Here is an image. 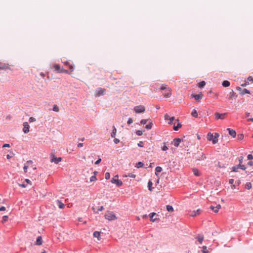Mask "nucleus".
Wrapping results in <instances>:
<instances>
[{"label": "nucleus", "instance_id": "1", "mask_svg": "<svg viewBox=\"0 0 253 253\" xmlns=\"http://www.w3.org/2000/svg\"><path fill=\"white\" fill-rule=\"evenodd\" d=\"M219 136V134L218 133H215L213 135L212 133L209 132L207 135V139L209 141H212L213 144H215L218 142V138Z\"/></svg>", "mask_w": 253, "mask_h": 253}, {"label": "nucleus", "instance_id": "2", "mask_svg": "<svg viewBox=\"0 0 253 253\" xmlns=\"http://www.w3.org/2000/svg\"><path fill=\"white\" fill-rule=\"evenodd\" d=\"M105 217L109 220H114L117 218L115 214L111 211H107L105 214Z\"/></svg>", "mask_w": 253, "mask_h": 253}, {"label": "nucleus", "instance_id": "3", "mask_svg": "<svg viewBox=\"0 0 253 253\" xmlns=\"http://www.w3.org/2000/svg\"><path fill=\"white\" fill-rule=\"evenodd\" d=\"M112 183L115 184L117 186L119 187L123 185V182L118 178V175L115 176L111 180Z\"/></svg>", "mask_w": 253, "mask_h": 253}, {"label": "nucleus", "instance_id": "4", "mask_svg": "<svg viewBox=\"0 0 253 253\" xmlns=\"http://www.w3.org/2000/svg\"><path fill=\"white\" fill-rule=\"evenodd\" d=\"M134 111L136 113H143L145 111V108L144 106L142 105H138L135 106L133 109Z\"/></svg>", "mask_w": 253, "mask_h": 253}, {"label": "nucleus", "instance_id": "5", "mask_svg": "<svg viewBox=\"0 0 253 253\" xmlns=\"http://www.w3.org/2000/svg\"><path fill=\"white\" fill-rule=\"evenodd\" d=\"M53 68L58 73H68L67 70L64 69L63 68H61L59 65L54 64L53 66Z\"/></svg>", "mask_w": 253, "mask_h": 253}, {"label": "nucleus", "instance_id": "6", "mask_svg": "<svg viewBox=\"0 0 253 253\" xmlns=\"http://www.w3.org/2000/svg\"><path fill=\"white\" fill-rule=\"evenodd\" d=\"M62 160L61 157L56 158L54 154H51L50 155V162H54L55 164H57Z\"/></svg>", "mask_w": 253, "mask_h": 253}, {"label": "nucleus", "instance_id": "7", "mask_svg": "<svg viewBox=\"0 0 253 253\" xmlns=\"http://www.w3.org/2000/svg\"><path fill=\"white\" fill-rule=\"evenodd\" d=\"M237 95L233 90H231L228 94H227V97L230 101H233L237 97Z\"/></svg>", "mask_w": 253, "mask_h": 253}, {"label": "nucleus", "instance_id": "8", "mask_svg": "<svg viewBox=\"0 0 253 253\" xmlns=\"http://www.w3.org/2000/svg\"><path fill=\"white\" fill-rule=\"evenodd\" d=\"M23 131L25 133H27L29 132V125L27 122L23 123Z\"/></svg>", "mask_w": 253, "mask_h": 253}, {"label": "nucleus", "instance_id": "9", "mask_svg": "<svg viewBox=\"0 0 253 253\" xmlns=\"http://www.w3.org/2000/svg\"><path fill=\"white\" fill-rule=\"evenodd\" d=\"M215 119H224L226 116V113L219 114V113H215Z\"/></svg>", "mask_w": 253, "mask_h": 253}, {"label": "nucleus", "instance_id": "10", "mask_svg": "<svg viewBox=\"0 0 253 253\" xmlns=\"http://www.w3.org/2000/svg\"><path fill=\"white\" fill-rule=\"evenodd\" d=\"M33 164V161L31 160H29L27 161V162L25 164L24 167L23 168L24 172L26 173L27 171V169L29 167L30 165Z\"/></svg>", "mask_w": 253, "mask_h": 253}, {"label": "nucleus", "instance_id": "11", "mask_svg": "<svg viewBox=\"0 0 253 253\" xmlns=\"http://www.w3.org/2000/svg\"><path fill=\"white\" fill-rule=\"evenodd\" d=\"M206 159V156L205 154L201 153L199 154L196 157L197 161H202Z\"/></svg>", "mask_w": 253, "mask_h": 253}, {"label": "nucleus", "instance_id": "12", "mask_svg": "<svg viewBox=\"0 0 253 253\" xmlns=\"http://www.w3.org/2000/svg\"><path fill=\"white\" fill-rule=\"evenodd\" d=\"M165 119L166 120H169V124H171L172 123V122L175 119V118L174 117H170L168 114L165 115Z\"/></svg>", "mask_w": 253, "mask_h": 253}, {"label": "nucleus", "instance_id": "13", "mask_svg": "<svg viewBox=\"0 0 253 253\" xmlns=\"http://www.w3.org/2000/svg\"><path fill=\"white\" fill-rule=\"evenodd\" d=\"M171 88H167V90H166V92L164 93V96L166 98H169L171 94Z\"/></svg>", "mask_w": 253, "mask_h": 253}, {"label": "nucleus", "instance_id": "14", "mask_svg": "<svg viewBox=\"0 0 253 253\" xmlns=\"http://www.w3.org/2000/svg\"><path fill=\"white\" fill-rule=\"evenodd\" d=\"M106 92V89L104 88H99L96 92V95L98 96L103 95Z\"/></svg>", "mask_w": 253, "mask_h": 253}, {"label": "nucleus", "instance_id": "15", "mask_svg": "<svg viewBox=\"0 0 253 253\" xmlns=\"http://www.w3.org/2000/svg\"><path fill=\"white\" fill-rule=\"evenodd\" d=\"M201 212V210L198 209L197 211H191V213L190 214V216L192 217L195 216L197 215H199Z\"/></svg>", "mask_w": 253, "mask_h": 253}, {"label": "nucleus", "instance_id": "16", "mask_svg": "<svg viewBox=\"0 0 253 253\" xmlns=\"http://www.w3.org/2000/svg\"><path fill=\"white\" fill-rule=\"evenodd\" d=\"M181 141V140L180 138H175L172 143L175 147H178Z\"/></svg>", "mask_w": 253, "mask_h": 253}, {"label": "nucleus", "instance_id": "17", "mask_svg": "<svg viewBox=\"0 0 253 253\" xmlns=\"http://www.w3.org/2000/svg\"><path fill=\"white\" fill-rule=\"evenodd\" d=\"M220 208L221 206L220 205H217L216 207H214L213 206H210V209L216 213L218 212V210Z\"/></svg>", "mask_w": 253, "mask_h": 253}, {"label": "nucleus", "instance_id": "18", "mask_svg": "<svg viewBox=\"0 0 253 253\" xmlns=\"http://www.w3.org/2000/svg\"><path fill=\"white\" fill-rule=\"evenodd\" d=\"M227 130H228L229 133L231 136L234 138L236 137V132L234 130L231 129L230 128H227Z\"/></svg>", "mask_w": 253, "mask_h": 253}, {"label": "nucleus", "instance_id": "19", "mask_svg": "<svg viewBox=\"0 0 253 253\" xmlns=\"http://www.w3.org/2000/svg\"><path fill=\"white\" fill-rule=\"evenodd\" d=\"M196 239H197L199 243L201 244L204 240V236L202 235H198V236L196 237Z\"/></svg>", "mask_w": 253, "mask_h": 253}, {"label": "nucleus", "instance_id": "20", "mask_svg": "<svg viewBox=\"0 0 253 253\" xmlns=\"http://www.w3.org/2000/svg\"><path fill=\"white\" fill-rule=\"evenodd\" d=\"M93 236L95 238H96L98 241L100 240V232L98 231H95L93 233Z\"/></svg>", "mask_w": 253, "mask_h": 253}, {"label": "nucleus", "instance_id": "21", "mask_svg": "<svg viewBox=\"0 0 253 253\" xmlns=\"http://www.w3.org/2000/svg\"><path fill=\"white\" fill-rule=\"evenodd\" d=\"M8 68V67L7 64H3L0 62V70H5Z\"/></svg>", "mask_w": 253, "mask_h": 253}, {"label": "nucleus", "instance_id": "22", "mask_svg": "<svg viewBox=\"0 0 253 253\" xmlns=\"http://www.w3.org/2000/svg\"><path fill=\"white\" fill-rule=\"evenodd\" d=\"M36 244L37 245H41L42 244V238L41 236H39L37 238Z\"/></svg>", "mask_w": 253, "mask_h": 253}, {"label": "nucleus", "instance_id": "23", "mask_svg": "<svg viewBox=\"0 0 253 253\" xmlns=\"http://www.w3.org/2000/svg\"><path fill=\"white\" fill-rule=\"evenodd\" d=\"M192 96L194 97L196 100H198L203 97L202 94H196L192 95Z\"/></svg>", "mask_w": 253, "mask_h": 253}, {"label": "nucleus", "instance_id": "24", "mask_svg": "<svg viewBox=\"0 0 253 253\" xmlns=\"http://www.w3.org/2000/svg\"><path fill=\"white\" fill-rule=\"evenodd\" d=\"M64 64L69 67V68L71 72H73L74 71L73 66L72 65H71L69 62H64Z\"/></svg>", "mask_w": 253, "mask_h": 253}, {"label": "nucleus", "instance_id": "25", "mask_svg": "<svg viewBox=\"0 0 253 253\" xmlns=\"http://www.w3.org/2000/svg\"><path fill=\"white\" fill-rule=\"evenodd\" d=\"M92 210L94 212H98V211H102L103 209H104V208L103 206H101L100 208H99L98 209H96L95 207H92Z\"/></svg>", "mask_w": 253, "mask_h": 253}, {"label": "nucleus", "instance_id": "26", "mask_svg": "<svg viewBox=\"0 0 253 253\" xmlns=\"http://www.w3.org/2000/svg\"><path fill=\"white\" fill-rule=\"evenodd\" d=\"M57 204L60 209H63L65 207V205L59 200L57 201Z\"/></svg>", "mask_w": 253, "mask_h": 253}, {"label": "nucleus", "instance_id": "27", "mask_svg": "<svg viewBox=\"0 0 253 253\" xmlns=\"http://www.w3.org/2000/svg\"><path fill=\"white\" fill-rule=\"evenodd\" d=\"M156 215V213L155 212H152V213H150L149 214V216L150 218V220L152 221V222H155L156 220V219L155 218H153V216L154 215Z\"/></svg>", "mask_w": 253, "mask_h": 253}, {"label": "nucleus", "instance_id": "28", "mask_svg": "<svg viewBox=\"0 0 253 253\" xmlns=\"http://www.w3.org/2000/svg\"><path fill=\"white\" fill-rule=\"evenodd\" d=\"M117 133V129L114 126H113V130L111 134L112 137H115Z\"/></svg>", "mask_w": 253, "mask_h": 253}, {"label": "nucleus", "instance_id": "29", "mask_svg": "<svg viewBox=\"0 0 253 253\" xmlns=\"http://www.w3.org/2000/svg\"><path fill=\"white\" fill-rule=\"evenodd\" d=\"M193 172L194 175L196 176H200L201 174L200 172L197 169H193Z\"/></svg>", "mask_w": 253, "mask_h": 253}, {"label": "nucleus", "instance_id": "30", "mask_svg": "<svg viewBox=\"0 0 253 253\" xmlns=\"http://www.w3.org/2000/svg\"><path fill=\"white\" fill-rule=\"evenodd\" d=\"M162 170V168L161 167H157L155 169V174L156 175H158V173L161 172Z\"/></svg>", "mask_w": 253, "mask_h": 253}, {"label": "nucleus", "instance_id": "31", "mask_svg": "<svg viewBox=\"0 0 253 253\" xmlns=\"http://www.w3.org/2000/svg\"><path fill=\"white\" fill-rule=\"evenodd\" d=\"M167 210L169 212H173V208L170 205H167L166 206Z\"/></svg>", "mask_w": 253, "mask_h": 253}, {"label": "nucleus", "instance_id": "32", "mask_svg": "<svg viewBox=\"0 0 253 253\" xmlns=\"http://www.w3.org/2000/svg\"><path fill=\"white\" fill-rule=\"evenodd\" d=\"M230 82L228 81H224L222 82V85L224 87H228L230 85Z\"/></svg>", "mask_w": 253, "mask_h": 253}, {"label": "nucleus", "instance_id": "33", "mask_svg": "<svg viewBox=\"0 0 253 253\" xmlns=\"http://www.w3.org/2000/svg\"><path fill=\"white\" fill-rule=\"evenodd\" d=\"M245 188L248 190H250L252 188V184L251 182H247L245 185Z\"/></svg>", "mask_w": 253, "mask_h": 253}, {"label": "nucleus", "instance_id": "34", "mask_svg": "<svg viewBox=\"0 0 253 253\" xmlns=\"http://www.w3.org/2000/svg\"><path fill=\"white\" fill-rule=\"evenodd\" d=\"M191 115L195 118L198 117V113L195 109L193 110Z\"/></svg>", "mask_w": 253, "mask_h": 253}, {"label": "nucleus", "instance_id": "35", "mask_svg": "<svg viewBox=\"0 0 253 253\" xmlns=\"http://www.w3.org/2000/svg\"><path fill=\"white\" fill-rule=\"evenodd\" d=\"M153 185V183L151 180H149L148 183V189L150 191H152L153 188L152 187V186Z\"/></svg>", "mask_w": 253, "mask_h": 253}, {"label": "nucleus", "instance_id": "36", "mask_svg": "<svg viewBox=\"0 0 253 253\" xmlns=\"http://www.w3.org/2000/svg\"><path fill=\"white\" fill-rule=\"evenodd\" d=\"M206 84V83L205 81H202L201 82H200L199 84H198V86L200 87V88H202Z\"/></svg>", "mask_w": 253, "mask_h": 253}, {"label": "nucleus", "instance_id": "37", "mask_svg": "<svg viewBox=\"0 0 253 253\" xmlns=\"http://www.w3.org/2000/svg\"><path fill=\"white\" fill-rule=\"evenodd\" d=\"M167 88H170L169 87H168V85L166 84H162L161 86L160 89L161 90H167Z\"/></svg>", "mask_w": 253, "mask_h": 253}, {"label": "nucleus", "instance_id": "38", "mask_svg": "<svg viewBox=\"0 0 253 253\" xmlns=\"http://www.w3.org/2000/svg\"><path fill=\"white\" fill-rule=\"evenodd\" d=\"M181 124L179 123L177 124V125L176 126H174L173 127V129L174 130H177L179 128H180L181 127Z\"/></svg>", "mask_w": 253, "mask_h": 253}, {"label": "nucleus", "instance_id": "39", "mask_svg": "<svg viewBox=\"0 0 253 253\" xmlns=\"http://www.w3.org/2000/svg\"><path fill=\"white\" fill-rule=\"evenodd\" d=\"M153 126L152 123H150L145 126V128L147 129H150Z\"/></svg>", "mask_w": 253, "mask_h": 253}, {"label": "nucleus", "instance_id": "40", "mask_svg": "<svg viewBox=\"0 0 253 253\" xmlns=\"http://www.w3.org/2000/svg\"><path fill=\"white\" fill-rule=\"evenodd\" d=\"M143 164L142 162H139L136 164V165L135 167L137 168H140L143 167Z\"/></svg>", "mask_w": 253, "mask_h": 253}, {"label": "nucleus", "instance_id": "41", "mask_svg": "<svg viewBox=\"0 0 253 253\" xmlns=\"http://www.w3.org/2000/svg\"><path fill=\"white\" fill-rule=\"evenodd\" d=\"M250 94V92L249 90H248L247 89H244L242 92V94L244 95L245 94Z\"/></svg>", "mask_w": 253, "mask_h": 253}, {"label": "nucleus", "instance_id": "42", "mask_svg": "<svg viewBox=\"0 0 253 253\" xmlns=\"http://www.w3.org/2000/svg\"><path fill=\"white\" fill-rule=\"evenodd\" d=\"M8 217L7 215H4L2 217V222L4 223L8 220Z\"/></svg>", "mask_w": 253, "mask_h": 253}, {"label": "nucleus", "instance_id": "43", "mask_svg": "<svg viewBox=\"0 0 253 253\" xmlns=\"http://www.w3.org/2000/svg\"><path fill=\"white\" fill-rule=\"evenodd\" d=\"M53 110L55 112H58L59 111L58 107L56 105L53 106Z\"/></svg>", "mask_w": 253, "mask_h": 253}, {"label": "nucleus", "instance_id": "44", "mask_svg": "<svg viewBox=\"0 0 253 253\" xmlns=\"http://www.w3.org/2000/svg\"><path fill=\"white\" fill-rule=\"evenodd\" d=\"M96 180H97V178H96L95 175H93V176H91V177L90 178V181L91 182L95 181Z\"/></svg>", "mask_w": 253, "mask_h": 253}, {"label": "nucleus", "instance_id": "45", "mask_svg": "<svg viewBox=\"0 0 253 253\" xmlns=\"http://www.w3.org/2000/svg\"><path fill=\"white\" fill-rule=\"evenodd\" d=\"M238 169L240 168L243 170H245L246 168L245 165L239 164L238 165Z\"/></svg>", "mask_w": 253, "mask_h": 253}, {"label": "nucleus", "instance_id": "46", "mask_svg": "<svg viewBox=\"0 0 253 253\" xmlns=\"http://www.w3.org/2000/svg\"><path fill=\"white\" fill-rule=\"evenodd\" d=\"M105 177L106 179H109L110 177V174L109 172H106L105 174Z\"/></svg>", "mask_w": 253, "mask_h": 253}, {"label": "nucleus", "instance_id": "47", "mask_svg": "<svg viewBox=\"0 0 253 253\" xmlns=\"http://www.w3.org/2000/svg\"><path fill=\"white\" fill-rule=\"evenodd\" d=\"M126 176H128L131 178H135L136 177V175L132 173H129L128 174V175H127Z\"/></svg>", "mask_w": 253, "mask_h": 253}, {"label": "nucleus", "instance_id": "48", "mask_svg": "<svg viewBox=\"0 0 253 253\" xmlns=\"http://www.w3.org/2000/svg\"><path fill=\"white\" fill-rule=\"evenodd\" d=\"M147 122H148L147 119H142V120H141L140 123L141 125H145L147 123Z\"/></svg>", "mask_w": 253, "mask_h": 253}, {"label": "nucleus", "instance_id": "49", "mask_svg": "<svg viewBox=\"0 0 253 253\" xmlns=\"http://www.w3.org/2000/svg\"><path fill=\"white\" fill-rule=\"evenodd\" d=\"M136 133L138 136H141L143 134V132L141 130H138L136 131Z\"/></svg>", "mask_w": 253, "mask_h": 253}, {"label": "nucleus", "instance_id": "50", "mask_svg": "<svg viewBox=\"0 0 253 253\" xmlns=\"http://www.w3.org/2000/svg\"><path fill=\"white\" fill-rule=\"evenodd\" d=\"M244 138V135L243 134H240L238 135V139L239 140H242Z\"/></svg>", "mask_w": 253, "mask_h": 253}, {"label": "nucleus", "instance_id": "51", "mask_svg": "<svg viewBox=\"0 0 253 253\" xmlns=\"http://www.w3.org/2000/svg\"><path fill=\"white\" fill-rule=\"evenodd\" d=\"M36 119L33 117H31L29 118V122L32 123L36 121Z\"/></svg>", "mask_w": 253, "mask_h": 253}, {"label": "nucleus", "instance_id": "52", "mask_svg": "<svg viewBox=\"0 0 253 253\" xmlns=\"http://www.w3.org/2000/svg\"><path fill=\"white\" fill-rule=\"evenodd\" d=\"M243 159H244V157L243 156H240L239 158V163H240L239 164H241V163H242Z\"/></svg>", "mask_w": 253, "mask_h": 253}, {"label": "nucleus", "instance_id": "53", "mask_svg": "<svg viewBox=\"0 0 253 253\" xmlns=\"http://www.w3.org/2000/svg\"><path fill=\"white\" fill-rule=\"evenodd\" d=\"M247 81L253 83V78L252 76H250L248 78Z\"/></svg>", "mask_w": 253, "mask_h": 253}, {"label": "nucleus", "instance_id": "54", "mask_svg": "<svg viewBox=\"0 0 253 253\" xmlns=\"http://www.w3.org/2000/svg\"><path fill=\"white\" fill-rule=\"evenodd\" d=\"M232 169H233V171L237 172L238 171V166H237L236 167H233Z\"/></svg>", "mask_w": 253, "mask_h": 253}, {"label": "nucleus", "instance_id": "55", "mask_svg": "<svg viewBox=\"0 0 253 253\" xmlns=\"http://www.w3.org/2000/svg\"><path fill=\"white\" fill-rule=\"evenodd\" d=\"M138 146L140 147H143V142L142 141H139L138 143Z\"/></svg>", "mask_w": 253, "mask_h": 253}, {"label": "nucleus", "instance_id": "56", "mask_svg": "<svg viewBox=\"0 0 253 253\" xmlns=\"http://www.w3.org/2000/svg\"><path fill=\"white\" fill-rule=\"evenodd\" d=\"M247 158L248 160H252L253 159V156L251 154H249L248 155Z\"/></svg>", "mask_w": 253, "mask_h": 253}, {"label": "nucleus", "instance_id": "57", "mask_svg": "<svg viewBox=\"0 0 253 253\" xmlns=\"http://www.w3.org/2000/svg\"><path fill=\"white\" fill-rule=\"evenodd\" d=\"M133 122V120L131 118H129L128 121H127V124L128 125H130L131 124V123H132Z\"/></svg>", "mask_w": 253, "mask_h": 253}, {"label": "nucleus", "instance_id": "58", "mask_svg": "<svg viewBox=\"0 0 253 253\" xmlns=\"http://www.w3.org/2000/svg\"><path fill=\"white\" fill-rule=\"evenodd\" d=\"M162 150L163 151H166L168 149V148L167 146L166 145H164L162 148Z\"/></svg>", "mask_w": 253, "mask_h": 253}, {"label": "nucleus", "instance_id": "59", "mask_svg": "<svg viewBox=\"0 0 253 253\" xmlns=\"http://www.w3.org/2000/svg\"><path fill=\"white\" fill-rule=\"evenodd\" d=\"M25 181L28 184H29L30 185H32V182L31 181V180H30L29 179H26L25 180Z\"/></svg>", "mask_w": 253, "mask_h": 253}, {"label": "nucleus", "instance_id": "60", "mask_svg": "<svg viewBox=\"0 0 253 253\" xmlns=\"http://www.w3.org/2000/svg\"><path fill=\"white\" fill-rule=\"evenodd\" d=\"M119 141H120L118 139H117V138H115L114 139V142L116 144L118 143L119 142Z\"/></svg>", "mask_w": 253, "mask_h": 253}, {"label": "nucleus", "instance_id": "61", "mask_svg": "<svg viewBox=\"0 0 253 253\" xmlns=\"http://www.w3.org/2000/svg\"><path fill=\"white\" fill-rule=\"evenodd\" d=\"M234 179H229V184H233V183H234Z\"/></svg>", "mask_w": 253, "mask_h": 253}, {"label": "nucleus", "instance_id": "62", "mask_svg": "<svg viewBox=\"0 0 253 253\" xmlns=\"http://www.w3.org/2000/svg\"><path fill=\"white\" fill-rule=\"evenodd\" d=\"M101 159H99L98 160H97L95 162V165H98V164L100 163V162H101Z\"/></svg>", "mask_w": 253, "mask_h": 253}, {"label": "nucleus", "instance_id": "63", "mask_svg": "<svg viewBox=\"0 0 253 253\" xmlns=\"http://www.w3.org/2000/svg\"><path fill=\"white\" fill-rule=\"evenodd\" d=\"M5 210V208L3 206L0 208V211H4Z\"/></svg>", "mask_w": 253, "mask_h": 253}, {"label": "nucleus", "instance_id": "64", "mask_svg": "<svg viewBox=\"0 0 253 253\" xmlns=\"http://www.w3.org/2000/svg\"><path fill=\"white\" fill-rule=\"evenodd\" d=\"M248 165L250 166H253V161H250L248 162Z\"/></svg>", "mask_w": 253, "mask_h": 253}]
</instances>
